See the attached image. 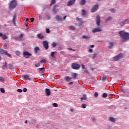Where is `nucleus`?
Listing matches in <instances>:
<instances>
[{
  "label": "nucleus",
  "instance_id": "obj_1",
  "mask_svg": "<svg viewBox=\"0 0 129 129\" xmlns=\"http://www.w3.org/2000/svg\"><path fill=\"white\" fill-rule=\"evenodd\" d=\"M119 35H120V38L122 39V42H125V41H128L129 40V33L125 31H121L119 32Z\"/></svg>",
  "mask_w": 129,
  "mask_h": 129
},
{
  "label": "nucleus",
  "instance_id": "obj_2",
  "mask_svg": "<svg viewBox=\"0 0 129 129\" xmlns=\"http://www.w3.org/2000/svg\"><path fill=\"white\" fill-rule=\"evenodd\" d=\"M16 7H17V1L16 0H13L10 3L9 10L13 11V10L16 9Z\"/></svg>",
  "mask_w": 129,
  "mask_h": 129
},
{
  "label": "nucleus",
  "instance_id": "obj_3",
  "mask_svg": "<svg viewBox=\"0 0 129 129\" xmlns=\"http://www.w3.org/2000/svg\"><path fill=\"white\" fill-rule=\"evenodd\" d=\"M72 68L75 70H77L80 68V66L78 63H72Z\"/></svg>",
  "mask_w": 129,
  "mask_h": 129
},
{
  "label": "nucleus",
  "instance_id": "obj_4",
  "mask_svg": "<svg viewBox=\"0 0 129 129\" xmlns=\"http://www.w3.org/2000/svg\"><path fill=\"white\" fill-rule=\"evenodd\" d=\"M0 54L1 55H3V54H5L6 56H8V57H11V54L9 53H8V51H5L3 49H0Z\"/></svg>",
  "mask_w": 129,
  "mask_h": 129
},
{
  "label": "nucleus",
  "instance_id": "obj_5",
  "mask_svg": "<svg viewBox=\"0 0 129 129\" xmlns=\"http://www.w3.org/2000/svg\"><path fill=\"white\" fill-rule=\"evenodd\" d=\"M23 55L24 57H25L26 59H29V58L32 56V54L29 53L28 51H24Z\"/></svg>",
  "mask_w": 129,
  "mask_h": 129
},
{
  "label": "nucleus",
  "instance_id": "obj_6",
  "mask_svg": "<svg viewBox=\"0 0 129 129\" xmlns=\"http://www.w3.org/2000/svg\"><path fill=\"white\" fill-rule=\"evenodd\" d=\"M122 56H123V54L122 53H120L118 54L116 56L114 57V60L117 61L119 60V59H121Z\"/></svg>",
  "mask_w": 129,
  "mask_h": 129
},
{
  "label": "nucleus",
  "instance_id": "obj_7",
  "mask_svg": "<svg viewBox=\"0 0 129 129\" xmlns=\"http://www.w3.org/2000/svg\"><path fill=\"white\" fill-rule=\"evenodd\" d=\"M42 44L43 45V47L46 49V50H48V49H49V43H48V41L46 40L43 41Z\"/></svg>",
  "mask_w": 129,
  "mask_h": 129
},
{
  "label": "nucleus",
  "instance_id": "obj_8",
  "mask_svg": "<svg viewBox=\"0 0 129 129\" xmlns=\"http://www.w3.org/2000/svg\"><path fill=\"white\" fill-rule=\"evenodd\" d=\"M98 9V5H95L93 7V8L91 9V13H95Z\"/></svg>",
  "mask_w": 129,
  "mask_h": 129
},
{
  "label": "nucleus",
  "instance_id": "obj_9",
  "mask_svg": "<svg viewBox=\"0 0 129 129\" xmlns=\"http://www.w3.org/2000/svg\"><path fill=\"white\" fill-rule=\"evenodd\" d=\"M97 26H100V16L98 15L96 18Z\"/></svg>",
  "mask_w": 129,
  "mask_h": 129
},
{
  "label": "nucleus",
  "instance_id": "obj_10",
  "mask_svg": "<svg viewBox=\"0 0 129 129\" xmlns=\"http://www.w3.org/2000/svg\"><path fill=\"white\" fill-rule=\"evenodd\" d=\"M75 2H76V0H70L68 1L67 3L68 7H70V6L74 5V4H75Z\"/></svg>",
  "mask_w": 129,
  "mask_h": 129
},
{
  "label": "nucleus",
  "instance_id": "obj_11",
  "mask_svg": "<svg viewBox=\"0 0 129 129\" xmlns=\"http://www.w3.org/2000/svg\"><path fill=\"white\" fill-rule=\"evenodd\" d=\"M45 93L46 94V96H50L51 95V91L50 89L46 88L44 90Z\"/></svg>",
  "mask_w": 129,
  "mask_h": 129
},
{
  "label": "nucleus",
  "instance_id": "obj_12",
  "mask_svg": "<svg viewBox=\"0 0 129 129\" xmlns=\"http://www.w3.org/2000/svg\"><path fill=\"white\" fill-rule=\"evenodd\" d=\"M55 19L56 20V22H62L63 21V18H61V17L59 16V15H56Z\"/></svg>",
  "mask_w": 129,
  "mask_h": 129
},
{
  "label": "nucleus",
  "instance_id": "obj_13",
  "mask_svg": "<svg viewBox=\"0 0 129 129\" xmlns=\"http://www.w3.org/2000/svg\"><path fill=\"white\" fill-rule=\"evenodd\" d=\"M126 24H128V20L127 19L124 21L120 23L119 25L121 26V27H122L123 26H124V25H126Z\"/></svg>",
  "mask_w": 129,
  "mask_h": 129
},
{
  "label": "nucleus",
  "instance_id": "obj_14",
  "mask_svg": "<svg viewBox=\"0 0 129 129\" xmlns=\"http://www.w3.org/2000/svg\"><path fill=\"white\" fill-rule=\"evenodd\" d=\"M102 31L100 28H95L92 30V33H99V32H101Z\"/></svg>",
  "mask_w": 129,
  "mask_h": 129
},
{
  "label": "nucleus",
  "instance_id": "obj_15",
  "mask_svg": "<svg viewBox=\"0 0 129 129\" xmlns=\"http://www.w3.org/2000/svg\"><path fill=\"white\" fill-rule=\"evenodd\" d=\"M0 37H2L3 40H6V39H8V37H7V36L4 35V34H3V33H2L0 31Z\"/></svg>",
  "mask_w": 129,
  "mask_h": 129
},
{
  "label": "nucleus",
  "instance_id": "obj_16",
  "mask_svg": "<svg viewBox=\"0 0 129 129\" xmlns=\"http://www.w3.org/2000/svg\"><path fill=\"white\" fill-rule=\"evenodd\" d=\"M72 79V78L69 76H66L64 78V80H66V81H68V82H69V81H70Z\"/></svg>",
  "mask_w": 129,
  "mask_h": 129
},
{
  "label": "nucleus",
  "instance_id": "obj_17",
  "mask_svg": "<svg viewBox=\"0 0 129 129\" xmlns=\"http://www.w3.org/2000/svg\"><path fill=\"white\" fill-rule=\"evenodd\" d=\"M16 39H17V40H20L21 41H22V39H23V34H20L19 36H16L15 37Z\"/></svg>",
  "mask_w": 129,
  "mask_h": 129
},
{
  "label": "nucleus",
  "instance_id": "obj_18",
  "mask_svg": "<svg viewBox=\"0 0 129 129\" xmlns=\"http://www.w3.org/2000/svg\"><path fill=\"white\" fill-rule=\"evenodd\" d=\"M76 20H77V21H78L79 22H80L81 23V24H80V26H81V25H82V24L84 23V21H83L82 20V19H81V18H79L77 17L76 18Z\"/></svg>",
  "mask_w": 129,
  "mask_h": 129
},
{
  "label": "nucleus",
  "instance_id": "obj_19",
  "mask_svg": "<svg viewBox=\"0 0 129 129\" xmlns=\"http://www.w3.org/2000/svg\"><path fill=\"white\" fill-rule=\"evenodd\" d=\"M114 45V43H113V42H110L109 43L108 48H109V49H112Z\"/></svg>",
  "mask_w": 129,
  "mask_h": 129
},
{
  "label": "nucleus",
  "instance_id": "obj_20",
  "mask_svg": "<svg viewBox=\"0 0 129 129\" xmlns=\"http://www.w3.org/2000/svg\"><path fill=\"white\" fill-rule=\"evenodd\" d=\"M112 20V17L111 16H109L107 19L105 20L106 23H108V22H110Z\"/></svg>",
  "mask_w": 129,
  "mask_h": 129
},
{
  "label": "nucleus",
  "instance_id": "obj_21",
  "mask_svg": "<svg viewBox=\"0 0 129 129\" xmlns=\"http://www.w3.org/2000/svg\"><path fill=\"white\" fill-rule=\"evenodd\" d=\"M23 78L25 79V80H31V78H30V77L28 75H25L23 76Z\"/></svg>",
  "mask_w": 129,
  "mask_h": 129
},
{
  "label": "nucleus",
  "instance_id": "obj_22",
  "mask_svg": "<svg viewBox=\"0 0 129 129\" xmlns=\"http://www.w3.org/2000/svg\"><path fill=\"white\" fill-rule=\"evenodd\" d=\"M37 38L38 39H40V40H42V39H44V36L42 35V34H39L37 35Z\"/></svg>",
  "mask_w": 129,
  "mask_h": 129
},
{
  "label": "nucleus",
  "instance_id": "obj_23",
  "mask_svg": "<svg viewBox=\"0 0 129 129\" xmlns=\"http://www.w3.org/2000/svg\"><path fill=\"white\" fill-rule=\"evenodd\" d=\"M82 15L83 16V17H86V15H87V13H86V11L85 10L83 9L82 11Z\"/></svg>",
  "mask_w": 129,
  "mask_h": 129
},
{
  "label": "nucleus",
  "instance_id": "obj_24",
  "mask_svg": "<svg viewBox=\"0 0 129 129\" xmlns=\"http://www.w3.org/2000/svg\"><path fill=\"white\" fill-rule=\"evenodd\" d=\"M16 20H17V15H15L13 16V22L14 25H16Z\"/></svg>",
  "mask_w": 129,
  "mask_h": 129
},
{
  "label": "nucleus",
  "instance_id": "obj_25",
  "mask_svg": "<svg viewBox=\"0 0 129 129\" xmlns=\"http://www.w3.org/2000/svg\"><path fill=\"white\" fill-rule=\"evenodd\" d=\"M109 120L111 121V122H115V119L112 117H109Z\"/></svg>",
  "mask_w": 129,
  "mask_h": 129
},
{
  "label": "nucleus",
  "instance_id": "obj_26",
  "mask_svg": "<svg viewBox=\"0 0 129 129\" xmlns=\"http://www.w3.org/2000/svg\"><path fill=\"white\" fill-rule=\"evenodd\" d=\"M72 79H76V77H77V74L76 73H73L72 74Z\"/></svg>",
  "mask_w": 129,
  "mask_h": 129
},
{
  "label": "nucleus",
  "instance_id": "obj_27",
  "mask_svg": "<svg viewBox=\"0 0 129 129\" xmlns=\"http://www.w3.org/2000/svg\"><path fill=\"white\" fill-rule=\"evenodd\" d=\"M86 4V0H81V6H84Z\"/></svg>",
  "mask_w": 129,
  "mask_h": 129
},
{
  "label": "nucleus",
  "instance_id": "obj_28",
  "mask_svg": "<svg viewBox=\"0 0 129 129\" xmlns=\"http://www.w3.org/2000/svg\"><path fill=\"white\" fill-rule=\"evenodd\" d=\"M34 123H37V120H31L30 121V124H34Z\"/></svg>",
  "mask_w": 129,
  "mask_h": 129
},
{
  "label": "nucleus",
  "instance_id": "obj_29",
  "mask_svg": "<svg viewBox=\"0 0 129 129\" xmlns=\"http://www.w3.org/2000/svg\"><path fill=\"white\" fill-rule=\"evenodd\" d=\"M87 99V97H86V95H84L83 97L81 98V100H86Z\"/></svg>",
  "mask_w": 129,
  "mask_h": 129
},
{
  "label": "nucleus",
  "instance_id": "obj_30",
  "mask_svg": "<svg viewBox=\"0 0 129 129\" xmlns=\"http://www.w3.org/2000/svg\"><path fill=\"white\" fill-rule=\"evenodd\" d=\"M40 50V48L39 47L36 46L35 48H34V50L36 53H38V51Z\"/></svg>",
  "mask_w": 129,
  "mask_h": 129
},
{
  "label": "nucleus",
  "instance_id": "obj_31",
  "mask_svg": "<svg viewBox=\"0 0 129 129\" xmlns=\"http://www.w3.org/2000/svg\"><path fill=\"white\" fill-rule=\"evenodd\" d=\"M107 79H108V76H103V77L102 78V80H103V81H105V80H107Z\"/></svg>",
  "mask_w": 129,
  "mask_h": 129
},
{
  "label": "nucleus",
  "instance_id": "obj_32",
  "mask_svg": "<svg viewBox=\"0 0 129 129\" xmlns=\"http://www.w3.org/2000/svg\"><path fill=\"white\" fill-rule=\"evenodd\" d=\"M83 39H86V40H89V39H90V38H89V37L86 36V35H83Z\"/></svg>",
  "mask_w": 129,
  "mask_h": 129
},
{
  "label": "nucleus",
  "instance_id": "obj_33",
  "mask_svg": "<svg viewBox=\"0 0 129 129\" xmlns=\"http://www.w3.org/2000/svg\"><path fill=\"white\" fill-rule=\"evenodd\" d=\"M56 4V0H51V2L50 4V6H52V5H54Z\"/></svg>",
  "mask_w": 129,
  "mask_h": 129
},
{
  "label": "nucleus",
  "instance_id": "obj_34",
  "mask_svg": "<svg viewBox=\"0 0 129 129\" xmlns=\"http://www.w3.org/2000/svg\"><path fill=\"white\" fill-rule=\"evenodd\" d=\"M75 27L73 26H71L70 27V30H72V31L75 30Z\"/></svg>",
  "mask_w": 129,
  "mask_h": 129
},
{
  "label": "nucleus",
  "instance_id": "obj_35",
  "mask_svg": "<svg viewBox=\"0 0 129 129\" xmlns=\"http://www.w3.org/2000/svg\"><path fill=\"white\" fill-rule=\"evenodd\" d=\"M0 91L2 93H5V92H6V91L5 90V89H4L3 88H0Z\"/></svg>",
  "mask_w": 129,
  "mask_h": 129
},
{
  "label": "nucleus",
  "instance_id": "obj_36",
  "mask_svg": "<svg viewBox=\"0 0 129 129\" xmlns=\"http://www.w3.org/2000/svg\"><path fill=\"white\" fill-rule=\"evenodd\" d=\"M5 81V78L3 77H0V82H4Z\"/></svg>",
  "mask_w": 129,
  "mask_h": 129
},
{
  "label": "nucleus",
  "instance_id": "obj_37",
  "mask_svg": "<svg viewBox=\"0 0 129 129\" xmlns=\"http://www.w3.org/2000/svg\"><path fill=\"white\" fill-rule=\"evenodd\" d=\"M55 53H57L56 51H55V52H52L51 53V57H53V58H55V56H54V55H55Z\"/></svg>",
  "mask_w": 129,
  "mask_h": 129
},
{
  "label": "nucleus",
  "instance_id": "obj_38",
  "mask_svg": "<svg viewBox=\"0 0 129 129\" xmlns=\"http://www.w3.org/2000/svg\"><path fill=\"white\" fill-rule=\"evenodd\" d=\"M102 96V97H103V98H106V97H107V94L105 93L103 94Z\"/></svg>",
  "mask_w": 129,
  "mask_h": 129
},
{
  "label": "nucleus",
  "instance_id": "obj_39",
  "mask_svg": "<svg viewBox=\"0 0 129 129\" xmlns=\"http://www.w3.org/2000/svg\"><path fill=\"white\" fill-rule=\"evenodd\" d=\"M52 47H53V48H55L57 44H56V43L55 42H53L51 44Z\"/></svg>",
  "mask_w": 129,
  "mask_h": 129
},
{
  "label": "nucleus",
  "instance_id": "obj_40",
  "mask_svg": "<svg viewBox=\"0 0 129 129\" xmlns=\"http://www.w3.org/2000/svg\"><path fill=\"white\" fill-rule=\"evenodd\" d=\"M94 96L95 97H98V93H97V92H95L94 93Z\"/></svg>",
  "mask_w": 129,
  "mask_h": 129
},
{
  "label": "nucleus",
  "instance_id": "obj_41",
  "mask_svg": "<svg viewBox=\"0 0 129 129\" xmlns=\"http://www.w3.org/2000/svg\"><path fill=\"white\" fill-rule=\"evenodd\" d=\"M40 63H47V60L46 59H42L40 60Z\"/></svg>",
  "mask_w": 129,
  "mask_h": 129
},
{
  "label": "nucleus",
  "instance_id": "obj_42",
  "mask_svg": "<svg viewBox=\"0 0 129 129\" xmlns=\"http://www.w3.org/2000/svg\"><path fill=\"white\" fill-rule=\"evenodd\" d=\"M8 66L9 67V69H13L14 68V67L11 64H9Z\"/></svg>",
  "mask_w": 129,
  "mask_h": 129
},
{
  "label": "nucleus",
  "instance_id": "obj_43",
  "mask_svg": "<svg viewBox=\"0 0 129 129\" xmlns=\"http://www.w3.org/2000/svg\"><path fill=\"white\" fill-rule=\"evenodd\" d=\"M81 106L82 108H86V104H82Z\"/></svg>",
  "mask_w": 129,
  "mask_h": 129
},
{
  "label": "nucleus",
  "instance_id": "obj_44",
  "mask_svg": "<svg viewBox=\"0 0 129 129\" xmlns=\"http://www.w3.org/2000/svg\"><path fill=\"white\" fill-rule=\"evenodd\" d=\"M109 11L111 12V13H115V9H111L109 10Z\"/></svg>",
  "mask_w": 129,
  "mask_h": 129
},
{
  "label": "nucleus",
  "instance_id": "obj_45",
  "mask_svg": "<svg viewBox=\"0 0 129 129\" xmlns=\"http://www.w3.org/2000/svg\"><path fill=\"white\" fill-rule=\"evenodd\" d=\"M16 55H17L18 56H20V55H21V52L19 51H16Z\"/></svg>",
  "mask_w": 129,
  "mask_h": 129
},
{
  "label": "nucleus",
  "instance_id": "obj_46",
  "mask_svg": "<svg viewBox=\"0 0 129 129\" xmlns=\"http://www.w3.org/2000/svg\"><path fill=\"white\" fill-rule=\"evenodd\" d=\"M39 71H42L43 72H44L45 70V68H39Z\"/></svg>",
  "mask_w": 129,
  "mask_h": 129
},
{
  "label": "nucleus",
  "instance_id": "obj_47",
  "mask_svg": "<svg viewBox=\"0 0 129 129\" xmlns=\"http://www.w3.org/2000/svg\"><path fill=\"white\" fill-rule=\"evenodd\" d=\"M53 106H54V107H57L58 106V104L56 103H54L53 104H52Z\"/></svg>",
  "mask_w": 129,
  "mask_h": 129
},
{
  "label": "nucleus",
  "instance_id": "obj_48",
  "mask_svg": "<svg viewBox=\"0 0 129 129\" xmlns=\"http://www.w3.org/2000/svg\"><path fill=\"white\" fill-rule=\"evenodd\" d=\"M45 18H46L47 20H50V19H51V17H50L49 15H46Z\"/></svg>",
  "mask_w": 129,
  "mask_h": 129
},
{
  "label": "nucleus",
  "instance_id": "obj_49",
  "mask_svg": "<svg viewBox=\"0 0 129 129\" xmlns=\"http://www.w3.org/2000/svg\"><path fill=\"white\" fill-rule=\"evenodd\" d=\"M46 32L47 33V34H49V33H50V29L46 28Z\"/></svg>",
  "mask_w": 129,
  "mask_h": 129
},
{
  "label": "nucleus",
  "instance_id": "obj_50",
  "mask_svg": "<svg viewBox=\"0 0 129 129\" xmlns=\"http://www.w3.org/2000/svg\"><path fill=\"white\" fill-rule=\"evenodd\" d=\"M56 8H57V5H55L54 6V8H53V11L56 12Z\"/></svg>",
  "mask_w": 129,
  "mask_h": 129
},
{
  "label": "nucleus",
  "instance_id": "obj_51",
  "mask_svg": "<svg viewBox=\"0 0 129 129\" xmlns=\"http://www.w3.org/2000/svg\"><path fill=\"white\" fill-rule=\"evenodd\" d=\"M40 65L41 64H40V63H38L35 64V67H40Z\"/></svg>",
  "mask_w": 129,
  "mask_h": 129
},
{
  "label": "nucleus",
  "instance_id": "obj_52",
  "mask_svg": "<svg viewBox=\"0 0 129 129\" xmlns=\"http://www.w3.org/2000/svg\"><path fill=\"white\" fill-rule=\"evenodd\" d=\"M86 73L87 74H88V73H89V72L87 70H85L84 71V73Z\"/></svg>",
  "mask_w": 129,
  "mask_h": 129
},
{
  "label": "nucleus",
  "instance_id": "obj_53",
  "mask_svg": "<svg viewBox=\"0 0 129 129\" xmlns=\"http://www.w3.org/2000/svg\"><path fill=\"white\" fill-rule=\"evenodd\" d=\"M7 67H8V66L7 65V63H5V64L3 66V68H4V69H6V68H7Z\"/></svg>",
  "mask_w": 129,
  "mask_h": 129
},
{
  "label": "nucleus",
  "instance_id": "obj_54",
  "mask_svg": "<svg viewBox=\"0 0 129 129\" xmlns=\"http://www.w3.org/2000/svg\"><path fill=\"white\" fill-rule=\"evenodd\" d=\"M27 91H28V89L26 88H24L23 89V92H27Z\"/></svg>",
  "mask_w": 129,
  "mask_h": 129
},
{
  "label": "nucleus",
  "instance_id": "obj_55",
  "mask_svg": "<svg viewBox=\"0 0 129 129\" xmlns=\"http://www.w3.org/2000/svg\"><path fill=\"white\" fill-rule=\"evenodd\" d=\"M89 52L90 53H92V52H93V49H91V48H89Z\"/></svg>",
  "mask_w": 129,
  "mask_h": 129
},
{
  "label": "nucleus",
  "instance_id": "obj_56",
  "mask_svg": "<svg viewBox=\"0 0 129 129\" xmlns=\"http://www.w3.org/2000/svg\"><path fill=\"white\" fill-rule=\"evenodd\" d=\"M18 92H23V90L22 89H18L17 90Z\"/></svg>",
  "mask_w": 129,
  "mask_h": 129
},
{
  "label": "nucleus",
  "instance_id": "obj_57",
  "mask_svg": "<svg viewBox=\"0 0 129 129\" xmlns=\"http://www.w3.org/2000/svg\"><path fill=\"white\" fill-rule=\"evenodd\" d=\"M39 19L40 20H42L43 19V17H42V15H39Z\"/></svg>",
  "mask_w": 129,
  "mask_h": 129
},
{
  "label": "nucleus",
  "instance_id": "obj_58",
  "mask_svg": "<svg viewBox=\"0 0 129 129\" xmlns=\"http://www.w3.org/2000/svg\"><path fill=\"white\" fill-rule=\"evenodd\" d=\"M68 84V85H72V84H73V82H71L69 83Z\"/></svg>",
  "mask_w": 129,
  "mask_h": 129
},
{
  "label": "nucleus",
  "instance_id": "obj_59",
  "mask_svg": "<svg viewBox=\"0 0 129 129\" xmlns=\"http://www.w3.org/2000/svg\"><path fill=\"white\" fill-rule=\"evenodd\" d=\"M34 20H35V19H34V18H31V23H33L34 22Z\"/></svg>",
  "mask_w": 129,
  "mask_h": 129
},
{
  "label": "nucleus",
  "instance_id": "obj_60",
  "mask_svg": "<svg viewBox=\"0 0 129 129\" xmlns=\"http://www.w3.org/2000/svg\"><path fill=\"white\" fill-rule=\"evenodd\" d=\"M82 69H85V66L84 64H82Z\"/></svg>",
  "mask_w": 129,
  "mask_h": 129
},
{
  "label": "nucleus",
  "instance_id": "obj_61",
  "mask_svg": "<svg viewBox=\"0 0 129 129\" xmlns=\"http://www.w3.org/2000/svg\"><path fill=\"white\" fill-rule=\"evenodd\" d=\"M97 55V54H94L93 55V58H95V57H96Z\"/></svg>",
  "mask_w": 129,
  "mask_h": 129
},
{
  "label": "nucleus",
  "instance_id": "obj_62",
  "mask_svg": "<svg viewBox=\"0 0 129 129\" xmlns=\"http://www.w3.org/2000/svg\"><path fill=\"white\" fill-rule=\"evenodd\" d=\"M91 120H92V121H94V120H95V118H94V117H92V118H91Z\"/></svg>",
  "mask_w": 129,
  "mask_h": 129
},
{
  "label": "nucleus",
  "instance_id": "obj_63",
  "mask_svg": "<svg viewBox=\"0 0 129 129\" xmlns=\"http://www.w3.org/2000/svg\"><path fill=\"white\" fill-rule=\"evenodd\" d=\"M91 48H94V45H91L90 46Z\"/></svg>",
  "mask_w": 129,
  "mask_h": 129
},
{
  "label": "nucleus",
  "instance_id": "obj_64",
  "mask_svg": "<svg viewBox=\"0 0 129 129\" xmlns=\"http://www.w3.org/2000/svg\"><path fill=\"white\" fill-rule=\"evenodd\" d=\"M66 18H67V16H64L63 18V20H66Z\"/></svg>",
  "mask_w": 129,
  "mask_h": 129
}]
</instances>
